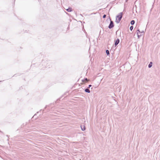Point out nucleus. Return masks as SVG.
<instances>
[{
	"mask_svg": "<svg viewBox=\"0 0 160 160\" xmlns=\"http://www.w3.org/2000/svg\"><path fill=\"white\" fill-rule=\"evenodd\" d=\"M43 62H44V61H42V63H43Z\"/></svg>",
	"mask_w": 160,
	"mask_h": 160,
	"instance_id": "obj_18",
	"label": "nucleus"
},
{
	"mask_svg": "<svg viewBox=\"0 0 160 160\" xmlns=\"http://www.w3.org/2000/svg\"><path fill=\"white\" fill-rule=\"evenodd\" d=\"M135 21L134 20H132L131 21L130 23L131 25H133L134 24Z\"/></svg>",
	"mask_w": 160,
	"mask_h": 160,
	"instance_id": "obj_10",
	"label": "nucleus"
},
{
	"mask_svg": "<svg viewBox=\"0 0 160 160\" xmlns=\"http://www.w3.org/2000/svg\"><path fill=\"white\" fill-rule=\"evenodd\" d=\"M46 63H47V65L46 66V67L48 68H50V67H52L53 64L51 61L50 60H46Z\"/></svg>",
	"mask_w": 160,
	"mask_h": 160,
	"instance_id": "obj_2",
	"label": "nucleus"
},
{
	"mask_svg": "<svg viewBox=\"0 0 160 160\" xmlns=\"http://www.w3.org/2000/svg\"><path fill=\"white\" fill-rule=\"evenodd\" d=\"M137 31L138 32H137V35H138V38H139L141 36V35H139V34L141 32H140L139 29L137 30Z\"/></svg>",
	"mask_w": 160,
	"mask_h": 160,
	"instance_id": "obj_5",
	"label": "nucleus"
},
{
	"mask_svg": "<svg viewBox=\"0 0 160 160\" xmlns=\"http://www.w3.org/2000/svg\"><path fill=\"white\" fill-rule=\"evenodd\" d=\"M120 42V40L119 38H117L116 40H114V45L115 47H116L118 44Z\"/></svg>",
	"mask_w": 160,
	"mask_h": 160,
	"instance_id": "obj_4",
	"label": "nucleus"
},
{
	"mask_svg": "<svg viewBox=\"0 0 160 160\" xmlns=\"http://www.w3.org/2000/svg\"><path fill=\"white\" fill-rule=\"evenodd\" d=\"M85 91L86 92H88V93H90V90L88 88H86L85 89Z\"/></svg>",
	"mask_w": 160,
	"mask_h": 160,
	"instance_id": "obj_7",
	"label": "nucleus"
},
{
	"mask_svg": "<svg viewBox=\"0 0 160 160\" xmlns=\"http://www.w3.org/2000/svg\"><path fill=\"white\" fill-rule=\"evenodd\" d=\"M152 62H150L148 65V67L150 68L152 66Z\"/></svg>",
	"mask_w": 160,
	"mask_h": 160,
	"instance_id": "obj_6",
	"label": "nucleus"
},
{
	"mask_svg": "<svg viewBox=\"0 0 160 160\" xmlns=\"http://www.w3.org/2000/svg\"><path fill=\"white\" fill-rule=\"evenodd\" d=\"M106 53L107 55H108H108H109V54H110V53H109V50H106Z\"/></svg>",
	"mask_w": 160,
	"mask_h": 160,
	"instance_id": "obj_11",
	"label": "nucleus"
},
{
	"mask_svg": "<svg viewBox=\"0 0 160 160\" xmlns=\"http://www.w3.org/2000/svg\"><path fill=\"white\" fill-rule=\"evenodd\" d=\"M133 26H131L130 27V30L131 31H132V30L133 29Z\"/></svg>",
	"mask_w": 160,
	"mask_h": 160,
	"instance_id": "obj_12",
	"label": "nucleus"
},
{
	"mask_svg": "<svg viewBox=\"0 0 160 160\" xmlns=\"http://www.w3.org/2000/svg\"><path fill=\"white\" fill-rule=\"evenodd\" d=\"M123 12H120L118 15H117L116 17L115 22L117 23H119L121 20L122 17Z\"/></svg>",
	"mask_w": 160,
	"mask_h": 160,
	"instance_id": "obj_1",
	"label": "nucleus"
},
{
	"mask_svg": "<svg viewBox=\"0 0 160 160\" xmlns=\"http://www.w3.org/2000/svg\"><path fill=\"white\" fill-rule=\"evenodd\" d=\"M92 86L91 85H89L88 86V88H89L90 87Z\"/></svg>",
	"mask_w": 160,
	"mask_h": 160,
	"instance_id": "obj_15",
	"label": "nucleus"
},
{
	"mask_svg": "<svg viewBox=\"0 0 160 160\" xmlns=\"http://www.w3.org/2000/svg\"><path fill=\"white\" fill-rule=\"evenodd\" d=\"M140 33H144V32L143 31V32H141Z\"/></svg>",
	"mask_w": 160,
	"mask_h": 160,
	"instance_id": "obj_16",
	"label": "nucleus"
},
{
	"mask_svg": "<svg viewBox=\"0 0 160 160\" xmlns=\"http://www.w3.org/2000/svg\"><path fill=\"white\" fill-rule=\"evenodd\" d=\"M66 10L68 12H70L72 11V9L71 8H68V9H66Z\"/></svg>",
	"mask_w": 160,
	"mask_h": 160,
	"instance_id": "obj_9",
	"label": "nucleus"
},
{
	"mask_svg": "<svg viewBox=\"0 0 160 160\" xmlns=\"http://www.w3.org/2000/svg\"><path fill=\"white\" fill-rule=\"evenodd\" d=\"M106 15L105 14H104L103 16H102V18H105L106 17Z\"/></svg>",
	"mask_w": 160,
	"mask_h": 160,
	"instance_id": "obj_14",
	"label": "nucleus"
},
{
	"mask_svg": "<svg viewBox=\"0 0 160 160\" xmlns=\"http://www.w3.org/2000/svg\"><path fill=\"white\" fill-rule=\"evenodd\" d=\"M81 129L82 131H84L85 130V127L84 126H81Z\"/></svg>",
	"mask_w": 160,
	"mask_h": 160,
	"instance_id": "obj_8",
	"label": "nucleus"
},
{
	"mask_svg": "<svg viewBox=\"0 0 160 160\" xmlns=\"http://www.w3.org/2000/svg\"><path fill=\"white\" fill-rule=\"evenodd\" d=\"M88 79L87 78H86L85 79H83V80H82V82H84V81L86 80V81L87 82L88 81Z\"/></svg>",
	"mask_w": 160,
	"mask_h": 160,
	"instance_id": "obj_13",
	"label": "nucleus"
},
{
	"mask_svg": "<svg viewBox=\"0 0 160 160\" xmlns=\"http://www.w3.org/2000/svg\"><path fill=\"white\" fill-rule=\"evenodd\" d=\"M2 82V81H0V82Z\"/></svg>",
	"mask_w": 160,
	"mask_h": 160,
	"instance_id": "obj_19",
	"label": "nucleus"
},
{
	"mask_svg": "<svg viewBox=\"0 0 160 160\" xmlns=\"http://www.w3.org/2000/svg\"><path fill=\"white\" fill-rule=\"evenodd\" d=\"M41 111H42V110H41L40 111V112H41Z\"/></svg>",
	"mask_w": 160,
	"mask_h": 160,
	"instance_id": "obj_17",
	"label": "nucleus"
},
{
	"mask_svg": "<svg viewBox=\"0 0 160 160\" xmlns=\"http://www.w3.org/2000/svg\"><path fill=\"white\" fill-rule=\"evenodd\" d=\"M110 20V23L108 26V28L109 29H111L114 27V24L113 21H112L111 18H109Z\"/></svg>",
	"mask_w": 160,
	"mask_h": 160,
	"instance_id": "obj_3",
	"label": "nucleus"
}]
</instances>
